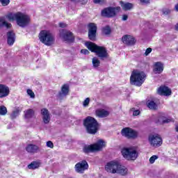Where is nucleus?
I'll return each mask as SVG.
<instances>
[{"instance_id": "f257e3e1", "label": "nucleus", "mask_w": 178, "mask_h": 178, "mask_svg": "<svg viewBox=\"0 0 178 178\" xmlns=\"http://www.w3.org/2000/svg\"><path fill=\"white\" fill-rule=\"evenodd\" d=\"M9 22H16L19 27H26L30 23V17L25 13L17 12L15 13H10L6 16Z\"/></svg>"}, {"instance_id": "f03ea898", "label": "nucleus", "mask_w": 178, "mask_h": 178, "mask_svg": "<svg viewBox=\"0 0 178 178\" xmlns=\"http://www.w3.org/2000/svg\"><path fill=\"white\" fill-rule=\"evenodd\" d=\"M86 47L92 52H95L96 55L100 58V59H106L108 56V51L104 47H99L93 42H88L85 43Z\"/></svg>"}, {"instance_id": "7ed1b4c3", "label": "nucleus", "mask_w": 178, "mask_h": 178, "mask_svg": "<svg viewBox=\"0 0 178 178\" xmlns=\"http://www.w3.org/2000/svg\"><path fill=\"white\" fill-rule=\"evenodd\" d=\"M145 73L139 70H134L131 74L130 83L132 86H136L137 87H141L145 81Z\"/></svg>"}, {"instance_id": "20e7f679", "label": "nucleus", "mask_w": 178, "mask_h": 178, "mask_svg": "<svg viewBox=\"0 0 178 178\" xmlns=\"http://www.w3.org/2000/svg\"><path fill=\"white\" fill-rule=\"evenodd\" d=\"M39 40L40 42L47 45V47H51L55 44V37L49 31L43 30L39 33Z\"/></svg>"}, {"instance_id": "39448f33", "label": "nucleus", "mask_w": 178, "mask_h": 178, "mask_svg": "<svg viewBox=\"0 0 178 178\" xmlns=\"http://www.w3.org/2000/svg\"><path fill=\"white\" fill-rule=\"evenodd\" d=\"M83 124L88 133L90 134H95L98 131V127H99L98 122L92 117L86 118L83 122Z\"/></svg>"}, {"instance_id": "423d86ee", "label": "nucleus", "mask_w": 178, "mask_h": 178, "mask_svg": "<svg viewBox=\"0 0 178 178\" xmlns=\"http://www.w3.org/2000/svg\"><path fill=\"white\" fill-rule=\"evenodd\" d=\"M121 152L124 158L127 161H136L138 157V152L134 147H124Z\"/></svg>"}, {"instance_id": "0eeeda50", "label": "nucleus", "mask_w": 178, "mask_h": 178, "mask_svg": "<svg viewBox=\"0 0 178 178\" xmlns=\"http://www.w3.org/2000/svg\"><path fill=\"white\" fill-rule=\"evenodd\" d=\"M106 145V142L103 140H99L97 143L85 146L83 148V152L88 154V152H94V151H101L102 148Z\"/></svg>"}, {"instance_id": "6e6552de", "label": "nucleus", "mask_w": 178, "mask_h": 178, "mask_svg": "<svg viewBox=\"0 0 178 178\" xmlns=\"http://www.w3.org/2000/svg\"><path fill=\"white\" fill-rule=\"evenodd\" d=\"M120 6L104 8L102 11V16H104V17H115V16L120 12Z\"/></svg>"}, {"instance_id": "1a4fd4ad", "label": "nucleus", "mask_w": 178, "mask_h": 178, "mask_svg": "<svg viewBox=\"0 0 178 178\" xmlns=\"http://www.w3.org/2000/svg\"><path fill=\"white\" fill-rule=\"evenodd\" d=\"M120 162L118 160H114L109 161L105 165V170L108 173H112L113 175L116 174V171L118 170V168Z\"/></svg>"}, {"instance_id": "9d476101", "label": "nucleus", "mask_w": 178, "mask_h": 178, "mask_svg": "<svg viewBox=\"0 0 178 178\" xmlns=\"http://www.w3.org/2000/svg\"><path fill=\"white\" fill-rule=\"evenodd\" d=\"M149 143L152 147L156 148L162 145V138L158 134L150 135L149 136Z\"/></svg>"}, {"instance_id": "9b49d317", "label": "nucleus", "mask_w": 178, "mask_h": 178, "mask_svg": "<svg viewBox=\"0 0 178 178\" xmlns=\"http://www.w3.org/2000/svg\"><path fill=\"white\" fill-rule=\"evenodd\" d=\"M60 37L64 40V41H67V42H73V41H74V36H73V33L69 31H60Z\"/></svg>"}, {"instance_id": "f8f14e48", "label": "nucleus", "mask_w": 178, "mask_h": 178, "mask_svg": "<svg viewBox=\"0 0 178 178\" xmlns=\"http://www.w3.org/2000/svg\"><path fill=\"white\" fill-rule=\"evenodd\" d=\"M122 134L124 137H127V138H136L138 136V133L137 131L129 127L124 128L122 130Z\"/></svg>"}, {"instance_id": "ddd939ff", "label": "nucleus", "mask_w": 178, "mask_h": 178, "mask_svg": "<svg viewBox=\"0 0 178 178\" xmlns=\"http://www.w3.org/2000/svg\"><path fill=\"white\" fill-rule=\"evenodd\" d=\"M110 113H111V111H109V108L106 106L102 108H97L95 111V115L97 118H100L101 119L104 118H108Z\"/></svg>"}, {"instance_id": "4468645a", "label": "nucleus", "mask_w": 178, "mask_h": 178, "mask_svg": "<svg viewBox=\"0 0 178 178\" xmlns=\"http://www.w3.org/2000/svg\"><path fill=\"white\" fill-rule=\"evenodd\" d=\"M88 27L89 29V31H88L89 40H91V41H95V36L97 34V24H95V23H90L88 25Z\"/></svg>"}, {"instance_id": "2eb2a0df", "label": "nucleus", "mask_w": 178, "mask_h": 178, "mask_svg": "<svg viewBox=\"0 0 178 178\" xmlns=\"http://www.w3.org/2000/svg\"><path fill=\"white\" fill-rule=\"evenodd\" d=\"M87 169H88V163L86 161H82L75 165V170L77 173H83Z\"/></svg>"}, {"instance_id": "dca6fc26", "label": "nucleus", "mask_w": 178, "mask_h": 178, "mask_svg": "<svg viewBox=\"0 0 178 178\" xmlns=\"http://www.w3.org/2000/svg\"><path fill=\"white\" fill-rule=\"evenodd\" d=\"M40 112L44 123L48 124L51 120V114L49 113V111L47 108H42Z\"/></svg>"}, {"instance_id": "f3484780", "label": "nucleus", "mask_w": 178, "mask_h": 178, "mask_svg": "<svg viewBox=\"0 0 178 178\" xmlns=\"http://www.w3.org/2000/svg\"><path fill=\"white\" fill-rule=\"evenodd\" d=\"M157 92L159 95H164L165 97L172 95V90H170L168 86H161L159 88Z\"/></svg>"}, {"instance_id": "a211bd4d", "label": "nucleus", "mask_w": 178, "mask_h": 178, "mask_svg": "<svg viewBox=\"0 0 178 178\" xmlns=\"http://www.w3.org/2000/svg\"><path fill=\"white\" fill-rule=\"evenodd\" d=\"M122 41L124 44H126V45H134V44H136V39L130 35H124L122 38Z\"/></svg>"}, {"instance_id": "6ab92c4d", "label": "nucleus", "mask_w": 178, "mask_h": 178, "mask_svg": "<svg viewBox=\"0 0 178 178\" xmlns=\"http://www.w3.org/2000/svg\"><path fill=\"white\" fill-rule=\"evenodd\" d=\"M10 90L6 85L0 84V98H5L9 95Z\"/></svg>"}, {"instance_id": "aec40b11", "label": "nucleus", "mask_w": 178, "mask_h": 178, "mask_svg": "<svg viewBox=\"0 0 178 178\" xmlns=\"http://www.w3.org/2000/svg\"><path fill=\"white\" fill-rule=\"evenodd\" d=\"M67 94H69V85L65 84L62 86L61 91L58 95V98L59 99H63Z\"/></svg>"}, {"instance_id": "412c9836", "label": "nucleus", "mask_w": 178, "mask_h": 178, "mask_svg": "<svg viewBox=\"0 0 178 178\" xmlns=\"http://www.w3.org/2000/svg\"><path fill=\"white\" fill-rule=\"evenodd\" d=\"M115 173H117V175H120V176H127L129 170L126 166L120 163Z\"/></svg>"}, {"instance_id": "4be33fe9", "label": "nucleus", "mask_w": 178, "mask_h": 178, "mask_svg": "<svg viewBox=\"0 0 178 178\" xmlns=\"http://www.w3.org/2000/svg\"><path fill=\"white\" fill-rule=\"evenodd\" d=\"M153 72L155 74H161L163 72V64L161 62H156L154 65Z\"/></svg>"}, {"instance_id": "5701e85b", "label": "nucleus", "mask_w": 178, "mask_h": 178, "mask_svg": "<svg viewBox=\"0 0 178 178\" xmlns=\"http://www.w3.org/2000/svg\"><path fill=\"white\" fill-rule=\"evenodd\" d=\"M7 37H8L7 42L8 45H13V44H15V41L16 40L15 33H13V31L8 32Z\"/></svg>"}, {"instance_id": "b1692460", "label": "nucleus", "mask_w": 178, "mask_h": 178, "mask_svg": "<svg viewBox=\"0 0 178 178\" xmlns=\"http://www.w3.org/2000/svg\"><path fill=\"white\" fill-rule=\"evenodd\" d=\"M38 149H40V147H38V145L33 144L28 145L26 147V150L30 154H35V152H38Z\"/></svg>"}, {"instance_id": "393cba45", "label": "nucleus", "mask_w": 178, "mask_h": 178, "mask_svg": "<svg viewBox=\"0 0 178 178\" xmlns=\"http://www.w3.org/2000/svg\"><path fill=\"white\" fill-rule=\"evenodd\" d=\"M172 122V119L170 118H166L165 116H163V114H161L158 120L156 122V123H158L159 124H163V123H170Z\"/></svg>"}, {"instance_id": "a878e982", "label": "nucleus", "mask_w": 178, "mask_h": 178, "mask_svg": "<svg viewBox=\"0 0 178 178\" xmlns=\"http://www.w3.org/2000/svg\"><path fill=\"white\" fill-rule=\"evenodd\" d=\"M120 4L121 5L122 8L123 10H130L133 9V3H124L123 1H120Z\"/></svg>"}, {"instance_id": "bb28decb", "label": "nucleus", "mask_w": 178, "mask_h": 178, "mask_svg": "<svg viewBox=\"0 0 178 178\" xmlns=\"http://www.w3.org/2000/svg\"><path fill=\"white\" fill-rule=\"evenodd\" d=\"M25 119H31L34 118V110L31 108H28L24 111Z\"/></svg>"}, {"instance_id": "cd10ccee", "label": "nucleus", "mask_w": 178, "mask_h": 178, "mask_svg": "<svg viewBox=\"0 0 178 178\" xmlns=\"http://www.w3.org/2000/svg\"><path fill=\"white\" fill-rule=\"evenodd\" d=\"M41 166V162L40 161H33L28 165V169H31L34 170L35 169H38V168Z\"/></svg>"}, {"instance_id": "c85d7f7f", "label": "nucleus", "mask_w": 178, "mask_h": 178, "mask_svg": "<svg viewBox=\"0 0 178 178\" xmlns=\"http://www.w3.org/2000/svg\"><path fill=\"white\" fill-rule=\"evenodd\" d=\"M0 27H6L7 29H10L12 27V24H9L5 20V17L0 18Z\"/></svg>"}, {"instance_id": "c756f323", "label": "nucleus", "mask_w": 178, "mask_h": 178, "mask_svg": "<svg viewBox=\"0 0 178 178\" xmlns=\"http://www.w3.org/2000/svg\"><path fill=\"white\" fill-rule=\"evenodd\" d=\"M92 63L93 65V67H95V69H97V67H98L99 65H101V61H99V60L97 57H94L92 60Z\"/></svg>"}, {"instance_id": "7c9ffc66", "label": "nucleus", "mask_w": 178, "mask_h": 178, "mask_svg": "<svg viewBox=\"0 0 178 178\" xmlns=\"http://www.w3.org/2000/svg\"><path fill=\"white\" fill-rule=\"evenodd\" d=\"M147 106L148 108H149V109H156V108H158V105H156V104L152 101H148L147 102Z\"/></svg>"}, {"instance_id": "2f4dec72", "label": "nucleus", "mask_w": 178, "mask_h": 178, "mask_svg": "<svg viewBox=\"0 0 178 178\" xmlns=\"http://www.w3.org/2000/svg\"><path fill=\"white\" fill-rule=\"evenodd\" d=\"M111 27L106 26L102 29V33L103 34H105L106 35H108V34H111Z\"/></svg>"}, {"instance_id": "473e14b6", "label": "nucleus", "mask_w": 178, "mask_h": 178, "mask_svg": "<svg viewBox=\"0 0 178 178\" xmlns=\"http://www.w3.org/2000/svg\"><path fill=\"white\" fill-rule=\"evenodd\" d=\"M20 114V110L17 109L15 111H14L11 115H10V118L11 119H15V118H17V116Z\"/></svg>"}, {"instance_id": "72a5a7b5", "label": "nucleus", "mask_w": 178, "mask_h": 178, "mask_svg": "<svg viewBox=\"0 0 178 178\" xmlns=\"http://www.w3.org/2000/svg\"><path fill=\"white\" fill-rule=\"evenodd\" d=\"M8 113V110L4 106H0V115H5Z\"/></svg>"}, {"instance_id": "f704fd0d", "label": "nucleus", "mask_w": 178, "mask_h": 178, "mask_svg": "<svg viewBox=\"0 0 178 178\" xmlns=\"http://www.w3.org/2000/svg\"><path fill=\"white\" fill-rule=\"evenodd\" d=\"M26 92H27L28 95H29V97L31 98H35V94H34V92H33V90H31L30 89H28L26 90Z\"/></svg>"}, {"instance_id": "c9c22d12", "label": "nucleus", "mask_w": 178, "mask_h": 178, "mask_svg": "<svg viewBox=\"0 0 178 178\" xmlns=\"http://www.w3.org/2000/svg\"><path fill=\"white\" fill-rule=\"evenodd\" d=\"M72 2H79L80 3H81L82 5H86V3H87L88 2V0H71Z\"/></svg>"}, {"instance_id": "e433bc0d", "label": "nucleus", "mask_w": 178, "mask_h": 178, "mask_svg": "<svg viewBox=\"0 0 178 178\" xmlns=\"http://www.w3.org/2000/svg\"><path fill=\"white\" fill-rule=\"evenodd\" d=\"M0 3L3 6H8V4L10 3V0H0Z\"/></svg>"}, {"instance_id": "4c0bfd02", "label": "nucleus", "mask_w": 178, "mask_h": 178, "mask_svg": "<svg viewBox=\"0 0 178 178\" xmlns=\"http://www.w3.org/2000/svg\"><path fill=\"white\" fill-rule=\"evenodd\" d=\"M158 159V156L156 155H153L152 157L149 159V163H154L155 161Z\"/></svg>"}, {"instance_id": "58836bf2", "label": "nucleus", "mask_w": 178, "mask_h": 178, "mask_svg": "<svg viewBox=\"0 0 178 178\" xmlns=\"http://www.w3.org/2000/svg\"><path fill=\"white\" fill-rule=\"evenodd\" d=\"M90 104V98L87 97L83 102V105L85 108H86V106H88Z\"/></svg>"}, {"instance_id": "ea45409f", "label": "nucleus", "mask_w": 178, "mask_h": 178, "mask_svg": "<svg viewBox=\"0 0 178 178\" xmlns=\"http://www.w3.org/2000/svg\"><path fill=\"white\" fill-rule=\"evenodd\" d=\"M46 145L48 148H54V143L51 140L47 141Z\"/></svg>"}, {"instance_id": "a19ab883", "label": "nucleus", "mask_w": 178, "mask_h": 178, "mask_svg": "<svg viewBox=\"0 0 178 178\" xmlns=\"http://www.w3.org/2000/svg\"><path fill=\"white\" fill-rule=\"evenodd\" d=\"M93 2L95 3H99V5H102L103 3H105V0H93Z\"/></svg>"}, {"instance_id": "79ce46f5", "label": "nucleus", "mask_w": 178, "mask_h": 178, "mask_svg": "<svg viewBox=\"0 0 178 178\" xmlns=\"http://www.w3.org/2000/svg\"><path fill=\"white\" fill-rule=\"evenodd\" d=\"M81 54H83V55H88L90 54V51L88 49H81Z\"/></svg>"}, {"instance_id": "37998d69", "label": "nucleus", "mask_w": 178, "mask_h": 178, "mask_svg": "<svg viewBox=\"0 0 178 178\" xmlns=\"http://www.w3.org/2000/svg\"><path fill=\"white\" fill-rule=\"evenodd\" d=\"M152 52V49L151 48H147L145 52V56H148V55H149V53Z\"/></svg>"}, {"instance_id": "c03bdc74", "label": "nucleus", "mask_w": 178, "mask_h": 178, "mask_svg": "<svg viewBox=\"0 0 178 178\" xmlns=\"http://www.w3.org/2000/svg\"><path fill=\"white\" fill-rule=\"evenodd\" d=\"M169 13H170V10L165 8L163 10V15H169Z\"/></svg>"}, {"instance_id": "a18cd8bd", "label": "nucleus", "mask_w": 178, "mask_h": 178, "mask_svg": "<svg viewBox=\"0 0 178 178\" xmlns=\"http://www.w3.org/2000/svg\"><path fill=\"white\" fill-rule=\"evenodd\" d=\"M140 110H134L133 112V115L138 116V115H140Z\"/></svg>"}, {"instance_id": "49530a36", "label": "nucleus", "mask_w": 178, "mask_h": 178, "mask_svg": "<svg viewBox=\"0 0 178 178\" xmlns=\"http://www.w3.org/2000/svg\"><path fill=\"white\" fill-rule=\"evenodd\" d=\"M140 1L143 5H147V3H149V0H140Z\"/></svg>"}, {"instance_id": "de8ad7c7", "label": "nucleus", "mask_w": 178, "mask_h": 178, "mask_svg": "<svg viewBox=\"0 0 178 178\" xmlns=\"http://www.w3.org/2000/svg\"><path fill=\"white\" fill-rule=\"evenodd\" d=\"M67 25L65 23L63 22H60L59 23V26L61 27V29H65Z\"/></svg>"}, {"instance_id": "09e8293b", "label": "nucleus", "mask_w": 178, "mask_h": 178, "mask_svg": "<svg viewBox=\"0 0 178 178\" xmlns=\"http://www.w3.org/2000/svg\"><path fill=\"white\" fill-rule=\"evenodd\" d=\"M127 19H129V17H128L127 15H122V20H123L124 22H125L126 20H127Z\"/></svg>"}, {"instance_id": "8fccbe9b", "label": "nucleus", "mask_w": 178, "mask_h": 178, "mask_svg": "<svg viewBox=\"0 0 178 178\" xmlns=\"http://www.w3.org/2000/svg\"><path fill=\"white\" fill-rule=\"evenodd\" d=\"M175 9L177 12H178V3L175 6Z\"/></svg>"}, {"instance_id": "3c124183", "label": "nucleus", "mask_w": 178, "mask_h": 178, "mask_svg": "<svg viewBox=\"0 0 178 178\" xmlns=\"http://www.w3.org/2000/svg\"><path fill=\"white\" fill-rule=\"evenodd\" d=\"M175 30L178 31V23L175 25Z\"/></svg>"}, {"instance_id": "603ef678", "label": "nucleus", "mask_w": 178, "mask_h": 178, "mask_svg": "<svg viewBox=\"0 0 178 178\" xmlns=\"http://www.w3.org/2000/svg\"><path fill=\"white\" fill-rule=\"evenodd\" d=\"M175 130H176V131H177V133H178V126H177V127H175Z\"/></svg>"}, {"instance_id": "864d4df0", "label": "nucleus", "mask_w": 178, "mask_h": 178, "mask_svg": "<svg viewBox=\"0 0 178 178\" xmlns=\"http://www.w3.org/2000/svg\"><path fill=\"white\" fill-rule=\"evenodd\" d=\"M177 51H178V49H177Z\"/></svg>"}]
</instances>
